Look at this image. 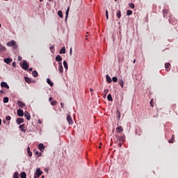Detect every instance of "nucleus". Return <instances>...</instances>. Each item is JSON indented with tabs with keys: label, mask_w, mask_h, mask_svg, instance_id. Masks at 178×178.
I'll use <instances>...</instances> for the list:
<instances>
[{
	"label": "nucleus",
	"mask_w": 178,
	"mask_h": 178,
	"mask_svg": "<svg viewBox=\"0 0 178 178\" xmlns=\"http://www.w3.org/2000/svg\"><path fill=\"white\" fill-rule=\"evenodd\" d=\"M49 1H52V0H49Z\"/></svg>",
	"instance_id": "69168bd1"
},
{
	"label": "nucleus",
	"mask_w": 178,
	"mask_h": 178,
	"mask_svg": "<svg viewBox=\"0 0 178 178\" xmlns=\"http://www.w3.org/2000/svg\"><path fill=\"white\" fill-rule=\"evenodd\" d=\"M61 108H63V103H60Z\"/></svg>",
	"instance_id": "3c124183"
},
{
	"label": "nucleus",
	"mask_w": 178,
	"mask_h": 178,
	"mask_svg": "<svg viewBox=\"0 0 178 178\" xmlns=\"http://www.w3.org/2000/svg\"><path fill=\"white\" fill-rule=\"evenodd\" d=\"M20 177L21 178H26V177H27V175L26 174V172H22L20 173Z\"/></svg>",
	"instance_id": "393cba45"
},
{
	"label": "nucleus",
	"mask_w": 178,
	"mask_h": 178,
	"mask_svg": "<svg viewBox=\"0 0 178 178\" xmlns=\"http://www.w3.org/2000/svg\"><path fill=\"white\" fill-rule=\"evenodd\" d=\"M113 81L114 83H116L118 81V77H116V76L113 77Z\"/></svg>",
	"instance_id": "ea45409f"
},
{
	"label": "nucleus",
	"mask_w": 178,
	"mask_h": 178,
	"mask_svg": "<svg viewBox=\"0 0 178 178\" xmlns=\"http://www.w3.org/2000/svg\"><path fill=\"white\" fill-rule=\"evenodd\" d=\"M163 16H164V17H165V14L163 15Z\"/></svg>",
	"instance_id": "e2e57ef3"
},
{
	"label": "nucleus",
	"mask_w": 178,
	"mask_h": 178,
	"mask_svg": "<svg viewBox=\"0 0 178 178\" xmlns=\"http://www.w3.org/2000/svg\"><path fill=\"white\" fill-rule=\"evenodd\" d=\"M13 66L14 67H16V63H15V62H13Z\"/></svg>",
	"instance_id": "c03bdc74"
},
{
	"label": "nucleus",
	"mask_w": 178,
	"mask_h": 178,
	"mask_svg": "<svg viewBox=\"0 0 178 178\" xmlns=\"http://www.w3.org/2000/svg\"><path fill=\"white\" fill-rule=\"evenodd\" d=\"M13 178H19V172H15L13 175Z\"/></svg>",
	"instance_id": "f704fd0d"
},
{
	"label": "nucleus",
	"mask_w": 178,
	"mask_h": 178,
	"mask_svg": "<svg viewBox=\"0 0 178 178\" xmlns=\"http://www.w3.org/2000/svg\"><path fill=\"white\" fill-rule=\"evenodd\" d=\"M67 120L70 126H72V124H73V118H72V116L70 115H67Z\"/></svg>",
	"instance_id": "7ed1b4c3"
},
{
	"label": "nucleus",
	"mask_w": 178,
	"mask_h": 178,
	"mask_svg": "<svg viewBox=\"0 0 178 178\" xmlns=\"http://www.w3.org/2000/svg\"><path fill=\"white\" fill-rule=\"evenodd\" d=\"M56 62H62V57L60 56V55H58L56 57Z\"/></svg>",
	"instance_id": "a211bd4d"
},
{
	"label": "nucleus",
	"mask_w": 178,
	"mask_h": 178,
	"mask_svg": "<svg viewBox=\"0 0 178 178\" xmlns=\"http://www.w3.org/2000/svg\"><path fill=\"white\" fill-rule=\"evenodd\" d=\"M116 138H117V140H120V141H124V136H117Z\"/></svg>",
	"instance_id": "b1692460"
},
{
	"label": "nucleus",
	"mask_w": 178,
	"mask_h": 178,
	"mask_svg": "<svg viewBox=\"0 0 178 178\" xmlns=\"http://www.w3.org/2000/svg\"><path fill=\"white\" fill-rule=\"evenodd\" d=\"M168 143H170V144H173V143H175V136L174 135H172V138L168 140Z\"/></svg>",
	"instance_id": "a878e982"
},
{
	"label": "nucleus",
	"mask_w": 178,
	"mask_h": 178,
	"mask_svg": "<svg viewBox=\"0 0 178 178\" xmlns=\"http://www.w3.org/2000/svg\"><path fill=\"white\" fill-rule=\"evenodd\" d=\"M2 124V120L0 119V126Z\"/></svg>",
	"instance_id": "603ef678"
},
{
	"label": "nucleus",
	"mask_w": 178,
	"mask_h": 178,
	"mask_svg": "<svg viewBox=\"0 0 178 178\" xmlns=\"http://www.w3.org/2000/svg\"><path fill=\"white\" fill-rule=\"evenodd\" d=\"M150 106H152V108H154V99H152L150 101Z\"/></svg>",
	"instance_id": "4c0bfd02"
},
{
	"label": "nucleus",
	"mask_w": 178,
	"mask_h": 178,
	"mask_svg": "<svg viewBox=\"0 0 178 178\" xmlns=\"http://www.w3.org/2000/svg\"><path fill=\"white\" fill-rule=\"evenodd\" d=\"M45 177L44 176H42V178H44Z\"/></svg>",
	"instance_id": "13d9d810"
},
{
	"label": "nucleus",
	"mask_w": 178,
	"mask_h": 178,
	"mask_svg": "<svg viewBox=\"0 0 178 178\" xmlns=\"http://www.w3.org/2000/svg\"><path fill=\"white\" fill-rule=\"evenodd\" d=\"M38 149H40V151H44V149H45V146H44V144L40 143L38 145Z\"/></svg>",
	"instance_id": "6e6552de"
},
{
	"label": "nucleus",
	"mask_w": 178,
	"mask_h": 178,
	"mask_svg": "<svg viewBox=\"0 0 178 178\" xmlns=\"http://www.w3.org/2000/svg\"><path fill=\"white\" fill-rule=\"evenodd\" d=\"M63 65L66 70L68 69L67 63L66 61H63Z\"/></svg>",
	"instance_id": "72a5a7b5"
},
{
	"label": "nucleus",
	"mask_w": 178,
	"mask_h": 178,
	"mask_svg": "<svg viewBox=\"0 0 178 178\" xmlns=\"http://www.w3.org/2000/svg\"><path fill=\"white\" fill-rule=\"evenodd\" d=\"M119 84H120V86L122 87V88H123L124 84V81H123V79H119Z\"/></svg>",
	"instance_id": "412c9836"
},
{
	"label": "nucleus",
	"mask_w": 178,
	"mask_h": 178,
	"mask_svg": "<svg viewBox=\"0 0 178 178\" xmlns=\"http://www.w3.org/2000/svg\"><path fill=\"white\" fill-rule=\"evenodd\" d=\"M118 133H122L123 131V127L120 126L116 128Z\"/></svg>",
	"instance_id": "ddd939ff"
},
{
	"label": "nucleus",
	"mask_w": 178,
	"mask_h": 178,
	"mask_svg": "<svg viewBox=\"0 0 178 178\" xmlns=\"http://www.w3.org/2000/svg\"><path fill=\"white\" fill-rule=\"evenodd\" d=\"M1 87H2L3 88H4L9 89V85H8V83L6 82H1Z\"/></svg>",
	"instance_id": "0eeeda50"
},
{
	"label": "nucleus",
	"mask_w": 178,
	"mask_h": 178,
	"mask_svg": "<svg viewBox=\"0 0 178 178\" xmlns=\"http://www.w3.org/2000/svg\"><path fill=\"white\" fill-rule=\"evenodd\" d=\"M3 60H4L5 63H7V65H9V63H10V62H12L11 58H4Z\"/></svg>",
	"instance_id": "6ab92c4d"
},
{
	"label": "nucleus",
	"mask_w": 178,
	"mask_h": 178,
	"mask_svg": "<svg viewBox=\"0 0 178 178\" xmlns=\"http://www.w3.org/2000/svg\"><path fill=\"white\" fill-rule=\"evenodd\" d=\"M52 99H54V98H52V97H49V101L51 102V101H52Z\"/></svg>",
	"instance_id": "de8ad7c7"
},
{
	"label": "nucleus",
	"mask_w": 178,
	"mask_h": 178,
	"mask_svg": "<svg viewBox=\"0 0 178 178\" xmlns=\"http://www.w3.org/2000/svg\"><path fill=\"white\" fill-rule=\"evenodd\" d=\"M90 92H92V91H94V90H92V88H90Z\"/></svg>",
	"instance_id": "8fccbe9b"
},
{
	"label": "nucleus",
	"mask_w": 178,
	"mask_h": 178,
	"mask_svg": "<svg viewBox=\"0 0 178 178\" xmlns=\"http://www.w3.org/2000/svg\"><path fill=\"white\" fill-rule=\"evenodd\" d=\"M134 63H136V60H134Z\"/></svg>",
	"instance_id": "4d7b16f0"
},
{
	"label": "nucleus",
	"mask_w": 178,
	"mask_h": 178,
	"mask_svg": "<svg viewBox=\"0 0 178 178\" xmlns=\"http://www.w3.org/2000/svg\"><path fill=\"white\" fill-rule=\"evenodd\" d=\"M4 93H5V91H3L2 90H0V94H4Z\"/></svg>",
	"instance_id": "a18cd8bd"
},
{
	"label": "nucleus",
	"mask_w": 178,
	"mask_h": 178,
	"mask_svg": "<svg viewBox=\"0 0 178 178\" xmlns=\"http://www.w3.org/2000/svg\"><path fill=\"white\" fill-rule=\"evenodd\" d=\"M43 0H40V2H42Z\"/></svg>",
	"instance_id": "bf43d9fd"
},
{
	"label": "nucleus",
	"mask_w": 178,
	"mask_h": 178,
	"mask_svg": "<svg viewBox=\"0 0 178 178\" xmlns=\"http://www.w3.org/2000/svg\"><path fill=\"white\" fill-rule=\"evenodd\" d=\"M24 79H25L26 83H27L28 84H31V79H30V78L26 76L24 77Z\"/></svg>",
	"instance_id": "aec40b11"
},
{
	"label": "nucleus",
	"mask_w": 178,
	"mask_h": 178,
	"mask_svg": "<svg viewBox=\"0 0 178 178\" xmlns=\"http://www.w3.org/2000/svg\"><path fill=\"white\" fill-rule=\"evenodd\" d=\"M26 125L24 124L19 125V129H21V131L24 133H26V129H24V127Z\"/></svg>",
	"instance_id": "f8f14e48"
},
{
	"label": "nucleus",
	"mask_w": 178,
	"mask_h": 178,
	"mask_svg": "<svg viewBox=\"0 0 178 178\" xmlns=\"http://www.w3.org/2000/svg\"><path fill=\"white\" fill-rule=\"evenodd\" d=\"M18 60H22V58H21V57H19V58H18Z\"/></svg>",
	"instance_id": "5fc2aeb1"
},
{
	"label": "nucleus",
	"mask_w": 178,
	"mask_h": 178,
	"mask_svg": "<svg viewBox=\"0 0 178 178\" xmlns=\"http://www.w3.org/2000/svg\"><path fill=\"white\" fill-rule=\"evenodd\" d=\"M17 116L23 117L24 116V112L22 109L17 110Z\"/></svg>",
	"instance_id": "423d86ee"
},
{
	"label": "nucleus",
	"mask_w": 178,
	"mask_h": 178,
	"mask_svg": "<svg viewBox=\"0 0 178 178\" xmlns=\"http://www.w3.org/2000/svg\"><path fill=\"white\" fill-rule=\"evenodd\" d=\"M7 47H13V49H17V44H16V41L11 40V41L7 42Z\"/></svg>",
	"instance_id": "f257e3e1"
},
{
	"label": "nucleus",
	"mask_w": 178,
	"mask_h": 178,
	"mask_svg": "<svg viewBox=\"0 0 178 178\" xmlns=\"http://www.w3.org/2000/svg\"><path fill=\"white\" fill-rule=\"evenodd\" d=\"M70 10V8L68 7V8L67 9L66 12H65V15H66V17H65V20L67 19V16L69 15V10Z\"/></svg>",
	"instance_id": "2f4dec72"
},
{
	"label": "nucleus",
	"mask_w": 178,
	"mask_h": 178,
	"mask_svg": "<svg viewBox=\"0 0 178 178\" xmlns=\"http://www.w3.org/2000/svg\"><path fill=\"white\" fill-rule=\"evenodd\" d=\"M72 48H70V55H72Z\"/></svg>",
	"instance_id": "49530a36"
},
{
	"label": "nucleus",
	"mask_w": 178,
	"mask_h": 178,
	"mask_svg": "<svg viewBox=\"0 0 178 178\" xmlns=\"http://www.w3.org/2000/svg\"><path fill=\"white\" fill-rule=\"evenodd\" d=\"M116 16L118 19H120V17H122V14H121L120 10L117 11Z\"/></svg>",
	"instance_id": "5701e85b"
},
{
	"label": "nucleus",
	"mask_w": 178,
	"mask_h": 178,
	"mask_svg": "<svg viewBox=\"0 0 178 178\" xmlns=\"http://www.w3.org/2000/svg\"><path fill=\"white\" fill-rule=\"evenodd\" d=\"M32 76H33V77H38V72H37V71H33L32 72Z\"/></svg>",
	"instance_id": "c756f323"
},
{
	"label": "nucleus",
	"mask_w": 178,
	"mask_h": 178,
	"mask_svg": "<svg viewBox=\"0 0 178 178\" xmlns=\"http://www.w3.org/2000/svg\"><path fill=\"white\" fill-rule=\"evenodd\" d=\"M3 102L4 104H8V102H9V97H4Z\"/></svg>",
	"instance_id": "cd10ccee"
},
{
	"label": "nucleus",
	"mask_w": 178,
	"mask_h": 178,
	"mask_svg": "<svg viewBox=\"0 0 178 178\" xmlns=\"http://www.w3.org/2000/svg\"><path fill=\"white\" fill-rule=\"evenodd\" d=\"M60 54H66V47H63L61 48V49L60 50Z\"/></svg>",
	"instance_id": "dca6fc26"
},
{
	"label": "nucleus",
	"mask_w": 178,
	"mask_h": 178,
	"mask_svg": "<svg viewBox=\"0 0 178 178\" xmlns=\"http://www.w3.org/2000/svg\"><path fill=\"white\" fill-rule=\"evenodd\" d=\"M165 70H167V72H169V70H168V69H169V67H170V63H166L165 64Z\"/></svg>",
	"instance_id": "bb28decb"
},
{
	"label": "nucleus",
	"mask_w": 178,
	"mask_h": 178,
	"mask_svg": "<svg viewBox=\"0 0 178 178\" xmlns=\"http://www.w3.org/2000/svg\"><path fill=\"white\" fill-rule=\"evenodd\" d=\"M1 24H0V28H1Z\"/></svg>",
	"instance_id": "0e129e2a"
},
{
	"label": "nucleus",
	"mask_w": 178,
	"mask_h": 178,
	"mask_svg": "<svg viewBox=\"0 0 178 178\" xmlns=\"http://www.w3.org/2000/svg\"><path fill=\"white\" fill-rule=\"evenodd\" d=\"M50 49H54V46L51 47Z\"/></svg>",
	"instance_id": "6e6d98bb"
},
{
	"label": "nucleus",
	"mask_w": 178,
	"mask_h": 178,
	"mask_svg": "<svg viewBox=\"0 0 178 178\" xmlns=\"http://www.w3.org/2000/svg\"><path fill=\"white\" fill-rule=\"evenodd\" d=\"M107 99L108 101H113V99H112V95L111 94L108 95Z\"/></svg>",
	"instance_id": "473e14b6"
},
{
	"label": "nucleus",
	"mask_w": 178,
	"mask_h": 178,
	"mask_svg": "<svg viewBox=\"0 0 178 178\" xmlns=\"http://www.w3.org/2000/svg\"><path fill=\"white\" fill-rule=\"evenodd\" d=\"M0 51L2 52H6V47L2 44H0Z\"/></svg>",
	"instance_id": "4468645a"
},
{
	"label": "nucleus",
	"mask_w": 178,
	"mask_h": 178,
	"mask_svg": "<svg viewBox=\"0 0 178 178\" xmlns=\"http://www.w3.org/2000/svg\"><path fill=\"white\" fill-rule=\"evenodd\" d=\"M47 84H49V86H50L51 87H52L54 86V83H52V81H51V79H49V78H47Z\"/></svg>",
	"instance_id": "f3484780"
},
{
	"label": "nucleus",
	"mask_w": 178,
	"mask_h": 178,
	"mask_svg": "<svg viewBox=\"0 0 178 178\" xmlns=\"http://www.w3.org/2000/svg\"><path fill=\"white\" fill-rule=\"evenodd\" d=\"M106 81L109 83H112V79L111 78V76H109V75H106Z\"/></svg>",
	"instance_id": "2eb2a0df"
},
{
	"label": "nucleus",
	"mask_w": 178,
	"mask_h": 178,
	"mask_svg": "<svg viewBox=\"0 0 178 178\" xmlns=\"http://www.w3.org/2000/svg\"><path fill=\"white\" fill-rule=\"evenodd\" d=\"M99 148H101V146H99Z\"/></svg>",
	"instance_id": "052dcab7"
},
{
	"label": "nucleus",
	"mask_w": 178,
	"mask_h": 178,
	"mask_svg": "<svg viewBox=\"0 0 178 178\" xmlns=\"http://www.w3.org/2000/svg\"><path fill=\"white\" fill-rule=\"evenodd\" d=\"M17 124H20L22 123H24V119H23V118H17Z\"/></svg>",
	"instance_id": "9b49d317"
},
{
	"label": "nucleus",
	"mask_w": 178,
	"mask_h": 178,
	"mask_svg": "<svg viewBox=\"0 0 178 178\" xmlns=\"http://www.w3.org/2000/svg\"><path fill=\"white\" fill-rule=\"evenodd\" d=\"M129 7L131 8V9H134L135 8V6H134V3H129Z\"/></svg>",
	"instance_id": "58836bf2"
},
{
	"label": "nucleus",
	"mask_w": 178,
	"mask_h": 178,
	"mask_svg": "<svg viewBox=\"0 0 178 178\" xmlns=\"http://www.w3.org/2000/svg\"><path fill=\"white\" fill-rule=\"evenodd\" d=\"M35 155H38V156H41V153H40L38 151L35 152Z\"/></svg>",
	"instance_id": "79ce46f5"
},
{
	"label": "nucleus",
	"mask_w": 178,
	"mask_h": 178,
	"mask_svg": "<svg viewBox=\"0 0 178 178\" xmlns=\"http://www.w3.org/2000/svg\"><path fill=\"white\" fill-rule=\"evenodd\" d=\"M118 0H115V1L116 2Z\"/></svg>",
	"instance_id": "680f3d73"
},
{
	"label": "nucleus",
	"mask_w": 178,
	"mask_h": 178,
	"mask_svg": "<svg viewBox=\"0 0 178 178\" xmlns=\"http://www.w3.org/2000/svg\"><path fill=\"white\" fill-rule=\"evenodd\" d=\"M17 104L20 108H24V106H26V104L23 103V102L21 101H18Z\"/></svg>",
	"instance_id": "1a4fd4ad"
},
{
	"label": "nucleus",
	"mask_w": 178,
	"mask_h": 178,
	"mask_svg": "<svg viewBox=\"0 0 178 178\" xmlns=\"http://www.w3.org/2000/svg\"><path fill=\"white\" fill-rule=\"evenodd\" d=\"M58 15L59 17H63V14H62V10H58Z\"/></svg>",
	"instance_id": "c9c22d12"
},
{
	"label": "nucleus",
	"mask_w": 178,
	"mask_h": 178,
	"mask_svg": "<svg viewBox=\"0 0 178 178\" xmlns=\"http://www.w3.org/2000/svg\"><path fill=\"white\" fill-rule=\"evenodd\" d=\"M24 117L26 118L27 120H30V119H31V115H30V113H29V111H25Z\"/></svg>",
	"instance_id": "39448f33"
},
{
	"label": "nucleus",
	"mask_w": 178,
	"mask_h": 178,
	"mask_svg": "<svg viewBox=\"0 0 178 178\" xmlns=\"http://www.w3.org/2000/svg\"><path fill=\"white\" fill-rule=\"evenodd\" d=\"M27 152H28V155L29 156H33V153L30 151V147H28L27 148Z\"/></svg>",
	"instance_id": "c85d7f7f"
},
{
	"label": "nucleus",
	"mask_w": 178,
	"mask_h": 178,
	"mask_svg": "<svg viewBox=\"0 0 178 178\" xmlns=\"http://www.w3.org/2000/svg\"><path fill=\"white\" fill-rule=\"evenodd\" d=\"M58 70L60 73H63V66L62 65V63H59Z\"/></svg>",
	"instance_id": "9d476101"
},
{
	"label": "nucleus",
	"mask_w": 178,
	"mask_h": 178,
	"mask_svg": "<svg viewBox=\"0 0 178 178\" xmlns=\"http://www.w3.org/2000/svg\"><path fill=\"white\" fill-rule=\"evenodd\" d=\"M29 72H33V68H29Z\"/></svg>",
	"instance_id": "09e8293b"
},
{
	"label": "nucleus",
	"mask_w": 178,
	"mask_h": 178,
	"mask_svg": "<svg viewBox=\"0 0 178 178\" xmlns=\"http://www.w3.org/2000/svg\"><path fill=\"white\" fill-rule=\"evenodd\" d=\"M127 16H131V15H133V11H131V10H128L127 11Z\"/></svg>",
	"instance_id": "7c9ffc66"
},
{
	"label": "nucleus",
	"mask_w": 178,
	"mask_h": 178,
	"mask_svg": "<svg viewBox=\"0 0 178 178\" xmlns=\"http://www.w3.org/2000/svg\"><path fill=\"white\" fill-rule=\"evenodd\" d=\"M42 175V171L40 168H37L36 172H35L34 178H38Z\"/></svg>",
	"instance_id": "f03ea898"
},
{
	"label": "nucleus",
	"mask_w": 178,
	"mask_h": 178,
	"mask_svg": "<svg viewBox=\"0 0 178 178\" xmlns=\"http://www.w3.org/2000/svg\"><path fill=\"white\" fill-rule=\"evenodd\" d=\"M106 17L108 20V19H109V15H108V10H106Z\"/></svg>",
	"instance_id": "a19ab883"
},
{
	"label": "nucleus",
	"mask_w": 178,
	"mask_h": 178,
	"mask_svg": "<svg viewBox=\"0 0 178 178\" xmlns=\"http://www.w3.org/2000/svg\"><path fill=\"white\" fill-rule=\"evenodd\" d=\"M30 66L27 64V61H24L22 65V68L24 70H27Z\"/></svg>",
	"instance_id": "20e7f679"
},
{
	"label": "nucleus",
	"mask_w": 178,
	"mask_h": 178,
	"mask_svg": "<svg viewBox=\"0 0 178 178\" xmlns=\"http://www.w3.org/2000/svg\"><path fill=\"white\" fill-rule=\"evenodd\" d=\"M10 119H12V118H10V116H9V115L6 116V120L8 121L10 120Z\"/></svg>",
	"instance_id": "37998d69"
},
{
	"label": "nucleus",
	"mask_w": 178,
	"mask_h": 178,
	"mask_svg": "<svg viewBox=\"0 0 178 178\" xmlns=\"http://www.w3.org/2000/svg\"><path fill=\"white\" fill-rule=\"evenodd\" d=\"M108 92H109V90H108V89H105L104 90V98H106V95H108Z\"/></svg>",
	"instance_id": "4be33fe9"
},
{
	"label": "nucleus",
	"mask_w": 178,
	"mask_h": 178,
	"mask_svg": "<svg viewBox=\"0 0 178 178\" xmlns=\"http://www.w3.org/2000/svg\"><path fill=\"white\" fill-rule=\"evenodd\" d=\"M58 104V102L56 101H53L51 102V105H52V106H55V105H56Z\"/></svg>",
	"instance_id": "e433bc0d"
},
{
	"label": "nucleus",
	"mask_w": 178,
	"mask_h": 178,
	"mask_svg": "<svg viewBox=\"0 0 178 178\" xmlns=\"http://www.w3.org/2000/svg\"><path fill=\"white\" fill-rule=\"evenodd\" d=\"M118 145H119V147H122V143H120L118 144Z\"/></svg>",
	"instance_id": "864d4df0"
}]
</instances>
